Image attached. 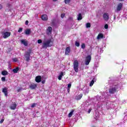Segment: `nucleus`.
Wrapping results in <instances>:
<instances>
[{
	"instance_id": "nucleus-41",
	"label": "nucleus",
	"mask_w": 127,
	"mask_h": 127,
	"mask_svg": "<svg viewBox=\"0 0 127 127\" xmlns=\"http://www.w3.org/2000/svg\"><path fill=\"white\" fill-rule=\"evenodd\" d=\"M4 121V119H2L0 121V124H2L3 123V121Z\"/></svg>"
},
{
	"instance_id": "nucleus-50",
	"label": "nucleus",
	"mask_w": 127,
	"mask_h": 127,
	"mask_svg": "<svg viewBox=\"0 0 127 127\" xmlns=\"http://www.w3.org/2000/svg\"><path fill=\"white\" fill-rule=\"evenodd\" d=\"M43 84H44L45 82L44 81H42Z\"/></svg>"
},
{
	"instance_id": "nucleus-15",
	"label": "nucleus",
	"mask_w": 127,
	"mask_h": 127,
	"mask_svg": "<svg viewBox=\"0 0 127 127\" xmlns=\"http://www.w3.org/2000/svg\"><path fill=\"white\" fill-rule=\"evenodd\" d=\"M37 87V85H36V84H34V83L31 84L30 85V88L32 90H34V89H36Z\"/></svg>"
},
{
	"instance_id": "nucleus-19",
	"label": "nucleus",
	"mask_w": 127,
	"mask_h": 127,
	"mask_svg": "<svg viewBox=\"0 0 127 127\" xmlns=\"http://www.w3.org/2000/svg\"><path fill=\"white\" fill-rule=\"evenodd\" d=\"M82 97H83V94H79L78 95H77L75 97V100H81V99H82Z\"/></svg>"
},
{
	"instance_id": "nucleus-35",
	"label": "nucleus",
	"mask_w": 127,
	"mask_h": 127,
	"mask_svg": "<svg viewBox=\"0 0 127 127\" xmlns=\"http://www.w3.org/2000/svg\"><path fill=\"white\" fill-rule=\"evenodd\" d=\"M104 28L105 29H108V28H109V25H108L107 24H106L104 26Z\"/></svg>"
},
{
	"instance_id": "nucleus-20",
	"label": "nucleus",
	"mask_w": 127,
	"mask_h": 127,
	"mask_svg": "<svg viewBox=\"0 0 127 127\" xmlns=\"http://www.w3.org/2000/svg\"><path fill=\"white\" fill-rule=\"evenodd\" d=\"M64 76V72H61L60 74V75L58 76L59 80H62V77Z\"/></svg>"
},
{
	"instance_id": "nucleus-8",
	"label": "nucleus",
	"mask_w": 127,
	"mask_h": 127,
	"mask_svg": "<svg viewBox=\"0 0 127 127\" xmlns=\"http://www.w3.org/2000/svg\"><path fill=\"white\" fill-rule=\"evenodd\" d=\"M2 35L4 39L7 38V37H9L10 36V32H6L2 33Z\"/></svg>"
},
{
	"instance_id": "nucleus-13",
	"label": "nucleus",
	"mask_w": 127,
	"mask_h": 127,
	"mask_svg": "<svg viewBox=\"0 0 127 127\" xmlns=\"http://www.w3.org/2000/svg\"><path fill=\"white\" fill-rule=\"evenodd\" d=\"M35 81L37 83H40L41 82V76H37L35 78Z\"/></svg>"
},
{
	"instance_id": "nucleus-10",
	"label": "nucleus",
	"mask_w": 127,
	"mask_h": 127,
	"mask_svg": "<svg viewBox=\"0 0 127 127\" xmlns=\"http://www.w3.org/2000/svg\"><path fill=\"white\" fill-rule=\"evenodd\" d=\"M52 33V27L49 26L47 29V34L48 35H50Z\"/></svg>"
},
{
	"instance_id": "nucleus-23",
	"label": "nucleus",
	"mask_w": 127,
	"mask_h": 127,
	"mask_svg": "<svg viewBox=\"0 0 127 127\" xmlns=\"http://www.w3.org/2000/svg\"><path fill=\"white\" fill-rule=\"evenodd\" d=\"M104 37V35L102 33H100L97 36V39H101V38H103Z\"/></svg>"
},
{
	"instance_id": "nucleus-47",
	"label": "nucleus",
	"mask_w": 127,
	"mask_h": 127,
	"mask_svg": "<svg viewBox=\"0 0 127 127\" xmlns=\"http://www.w3.org/2000/svg\"><path fill=\"white\" fill-rule=\"evenodd\" d=\"M67 92H68V93H69L70 92V89L67 88Z\"/></svg>"
},
{
	"instance_id": "nucleus-17",
	"label": "nucleus",
	"mask_w": 127,
	"mask_h": 127,
	"mask_svg": "<svg viewBox=\"0 0 127 127\" xmlns=\"http://www.w3.org/2000/svg\"><path fill=\"white\" fill-rule=\"evenodd\" d=\"M41 18L42 20L46 21V20H48V17L47 16V15L44 14L42 16Z\"/></svg>"
},
{
	"instance_id": "nucleus-4",
	"label": "nucleus",
	"mask_w": 127,
	"mask_h": 127,
	"mask_svg": "<svg viewBox=\"0 0 127 127\" xmlns=\"http://www.w3.org/2000/svg\"><path fill=\"white\" fill-rule=\"evenodd\" d=\"M73 69L76 73H78V71H79V63L77 60H75L73 62Z\"/></svg>"
},
{
	"instance_id": "nucleus-27",
	"label": "nucleus",
	"mask_w": 127,
	"mask_h": 127,
	"mask_svg": "<svg viewBox=\"0 0 127 127\" xmlns=\"http://www.w3.org/2000/svg\"><path fill=\"white\" fill-rule=\"evenodd\" d=\"M18 70H19L18 67H17L16 68H14L13 69V73H17V72H18Z\"/></svg>"
},
{
	"instance_id": "nucleus-32",
	"label": "nucleus",
	"mask_w": 127,
	"mask_h": 127,
	"mask_svg": "<svg viewBox=\"0 0 127 127\" xmlns=\"http://www.w3.org/2000/svg\"><path fill=\"white\" fill-rule=\"evenodd\" d=\"M37 105L36 103H32L31 104V108H35V106Z\"/></svg>"
},
{
	"instance_id": "nucleus-1",
	"label": "nucleus",
	"mask_w": 127,
	"mask_h": 127,
	"mask_svg": "<svg viewBox=\"0 0 127 127\" xmlns=\"http://www.w3.org/2000/svg\"><path fill=\"white\" fill-rule=\"evenodd\" d=\"M110 94L107 93H103L102 96L99 97L100 99V102L104 103V105H106L107 108H110L111 109H115L116 107V104L115 102H112L110 101Z\"/></svg>"
},
{
	"instance_id": "nucleus-34",
	"label": "nucleus",
	"mask_w": 127,
	"mask_h": 127,
	"mask_svg": "<svg viewBox=\"0 0 127 127\" xmlns=\"http://www.w3.org/2000/svg\"><path fill=\"white\" fill-rule=\"evenodd\" d=\"M12 61H13V62H17V61H18V59L16 58L12 59Z\"/></svg>"
},
{
	"instance_id": "nucleus-11",
	"label": "nucleus",
	"mask_w": 127,
	"mask_h": 127,
	"mask_svg": "<svg viewBox=\"0 0 127 127\" xmlns=\"http://www.w3.org/2000/svg\"><path fill=\"white\" fill-rule=\"evenodd\" d=\"M21 44H23L24 46H27V45H28V42H27V41H26L25 40H21Z\"/></svg>"
},
{
	"instance_id": "nucleus-28",
	"label": "nucleus",
	"mask_w": 127,
	"mask_h": 127,
	"mask_svg": "<svg viewBox=\"0 0 127 127\" xmlns=\"http://www.w3.org/2000/svg\"><path fill=\"white\" fill-rule=\"evenodd\" d=\"M86 28H90V27H91V23H87L86 24Z\"/></svg>"
},
{
	"instance_id": "nucleus-18",
	"label": "nucleus",
	"mask_w": 127,
	"mask_h": 127,
	"mask_svg": "<svg viewBox=\"0 0 127 127\" xmlns=\"http://www.w3.org/2000/svg\"><path fill=\"white\" fill-rule=\"evenodd\" d=\"M83 91L84 94H85V95L86 94H88V93H89V89L87 87H84Z\"/></svg>"
},
{
	"instance_id": "nucleus-39",
	"label": "nucleus",
	"mask_w": 127,
	"mask_h": 127,
	"mask_svg": "<svg viewBox=\"0 0 127 127\" xmlns=\"http://www.w3.org/2000/svg\"><path fill=\"white\" fill-rule=\"evenodd\" d=\"M22 31V28H19L18 32H21Z\"/></svg>"
},
{
	"instance_id": "nucleus-2",
	"label": "nucleus",
	"mask_w": 127,
	"mask_h": 127,
	"mask_svg": "<svg viewBox=\"0 0 127 127\" xmlns=\"http://www.w3.org/2000/svg\"><path fill=\"white\" fill-rule=\"evenodd\" d=\"M121 86L122 85L121 84L114 85L109 88V92H105L103 93H107V94H108L111 96V95H113L115 94V93H117V90H119V89H121Z\"/></svg>"
},
{
	"instance_id": "nucleus-14",
	"label": "nucleus",
	"mask_w": 127,
	"mask_h": 127,
	"mask_svg": "<svg viewBox=\"0 0 127 127\" xmlns=\"http://www.w3.org/2000/svg\"><path fill=\"white\" fill-rule=\"evenodd\" d=\"M17 106V105H16L15 103H14L11 105L10 108L11 109V110H15L16 109Z\"/></svg>"
},
{
	"instance_id": "nucleus-42",
	"label": "nucleus",
	"mask_w": 127,
	"mask_h": 127,
	"mask_svg": "<svg viewBox=\"0 0 127 127\" xmlns=\"http://www.w3.org/2000/svg\"><path fill=\"white\" fill-rule=\"evenodd\" d=\"M61 16L62 18H64V16H65V14H62Z\"/></svg>"
},
{
	"instance_id": "nucleus-5",
	"label": "nucleus",
	"mask_w": 127,
	"mask_h": 127,
	"mask_svg": "<svg viewBox=\"0 0 127 127\" xmlns=\"http://www.w3.org/2000/svg\"><path fill=\"white\" fill-rule=\"evenodd\" d=\"M123 3H119L116 7V8L115 9V12H120L122 10V8H123Z\"/></svg>"
},
{
	"instance_id": "nucleus-38",
	"label": "nucleus",
	"mask_w": 127,
	"mask_h": 127,
	"mask_svg": "<svg viewBox=\"0 0 127 127\" xmlns=\"http://www.w3.org/2000/svg\"><path fill=\"white\" fill-rule=\"evenodd\" d=\"M38 43L39 44H40V43H42V40H40V39L38 40Z\"/></svg>"
},
{
	"instance_id": "nucleus-40",
	"label": "nucleus",
	"mask_w": 127,
	"mask_h": 127,
	"mask_svg": "<svg viewBox=\"0 0 127 127\" xmlns=\"http://www.w3.org/2000/svg\"><path fill=\"white\" fill-rule=\"evenodd\" d=\"M91 111H92V108H89L88 111V114H90V113H91Z\"/></svg>"
},
{
	"instance_id": "nucleus-3",
	"label": "nucleus",
	"mask_w": 127,
	"mask_h": 127,
	"mask_svg": "<svg viewBox=\"0 0 127 127\" xmlns=\"http://www.w3.org/2000/svg\"><path fill=\"white\" fill-rule=\"evenodd\" d=\"M51 42H52L51 39H49L45 41V42L43 44L42 48H45V49H46L48 47H51V46H52Z\"/></svg>"
},
{
	"instance_id": "nucleus-30",
	"label": "nucleus",
	"mask_w": 127,
	"mask_h": 127,
	"mask_svg": "<svg viewBox=\"0 0 127 127\" xmlns=\"http://www.w3.org/2000/svg\"><path fill=\"white\" fill-rule=\"evenodd\" d=\"M81 48L82 49H85V48H86V45H85L84 43L82 44Z\"/></svg>"
},
{
	"instance_id": "nucleus-9",
	"label": "nucleus",
	"mask_w": 127,
	"mask_h": 127,
	"mask_svg": "<svg viewBox=\"0 0 127 127\" xmlns=\"http://www.w3.org/2000/svg\"><path fill=\"white\" fill-rule=\"evenodd\" d=\"M103 18L105 21H108L109 19H110V16L109 15V13H104L103 14Z\"/></svg>"
},
{
	"instance_id": "nucleus-21",
	"label": "nucleus",
	"mask_w": 127,
	"mask_h": 127,
	"mask_svg": "<svg viewBox=\"0 0 127 127\" xmlns=\"http://www.w3.org/2000/svg\"><path fill=\"white\" fill-rule=\"evenodd\" d=\"M2 92L4 93L5 97H7V89H6V88H3L2 89Z\"/></svg>"
},
{
	"instance_id": "nucleus-46",
	"label": "nucleus",
	"mask_w": 127,
	"mask_h": 127,
	"mask_svg": "<svg viewBox=\"0 0 127 127\" xmlns=\"http://www.w3.org/2000/svg\"><path fill=\"white\" fill-rule=\"evenodd\" d=\"M127 101L126 100H124L123 103V104H125V103H126Z\"/></svg>"
},
{
	"instance_id": "nucleus-33",
	"label": "nucleus",
	"mask_w": 127,
	"mask_h": 127,
	"mask_svg": "<svg viewBox=\"0 0 127 127\" xmlns=\"http://www.w3.org/2000/svg\"><path fill=\"white\" fill-rule=\"evenodd\" d=\"M99 52H100V53H103V52L104 51L103 49H102V48H100L98 49Z\"/></svg>"
},
{
	"instance_id": "nucleus-26",
	"label": "nucleus",
	"mask_w": 127,
	"mask_h": 127,
	"mask_svg": "<svg viewBox=\"0 0 127 127\" xmlns=\"http://www.w3.org/2000/svg\"><path fill=\"white\" fill-rule=\"evenodd\" d=\"M7 71L4 70L1 72V74L3 76H5V75H7Z\"/></svg>"
},
{
	"instance_id": "nucleus-16",
	"label": "nucleus",
	"mask_w": 127,
	"mask_h": 127,
	"mask_svg": "<svg viewBox=\"0 0 127 127\" xmlns=\"http://www.w3.org/2000/svg\"><path fill=\"white\" fill-rule=\"evenodd\" d=\"M70 51H71V49L70 47H68L65 49V55H69V53H70Z\"/></svg>"
},
{
	"instance_id": "nucleus-48",
	"label": "nucleus",
	"mask_w": 127,
	"mask_h": 127,
	"mask_svg": "<svg viewBox=\"0 0 127 127\" xmlns=\"http://www.w3.org/2000/svg\"><path fill=\"white\" fill-rule=\"evenodd\" d=\"M17 91L18 92H20V89H18Z\"/></svg>"
},
{
	"instance_id": "nucleus-44",
	"label": "nucleus",
	"mask_w": 127,
	"mask_h": 127,
	"mask_svg": "<svg viewBox=\"0 0 127 127\" xmlns=\"http://www.w3.org/2000/svg\"><path fill=\"white\" fill-rule=\"evenodd\" d=\"M116 17H117V15L115 14L114 16V20H116Z\"/></svg>"
},
{
	"instance_id": "nucleus-36",
	"label": "nucleus",
	"mask_w": 127,
	"mask_h": 127,
	"mask_svg": "<svg viewBox=\"0 0 127 127\" xmlns=\"http://www.w3.org/2000/svg\"><path fill=\"white\" fill-rule=\"evenodd\" d=\"M71 86L72 84H71V83H69L67 85V89H70Z\"/></svg>"
},
{
	"instance_id": "nucleus-43",
	"label": "nucleus",
	"mask_w": 127,
	"mask_h": 127,
	"mask_svg": "<svg viewBox=\"0 0 127 127\" xmlns=\"http://www.w3.org/2000/svg\"><path fill=\"white\" fill-rule=\"evenodd\" d=\"M25 25H28V20H26V21H25Z\"/></svg>"
},
{
	"instance_id": "nucleus-12",
	"label": "nucleus",
	"mask_w": 127,
	"mask_h": 127,
	"mask_svg": "<svg viewBox=\"0 0 127 127\" xmlns=\"http://www.w3.org/2000/svg\"><path fill=\"white\" fill-rule=\"evenodd\" d=\"M96 80H97V79L96 78V77H94L93 79L90 81L89 86L90 87H92V86L94 85L95 82H96Z\"/></svg>"
},
{
	"instance_id": "nucleus-31",
	"label": "nucleus",
	"mask_w": 127,
	"mask_h": 127,
	"mask_svg": "<svg viewBox=\"0 0 127 127\" xmlns=\"http://www.w3.org/2000/svg\"><path fill=\"white\" fill-rule=\"evenodd\" d=\"M75 45V46H77V47H79V46H80V43L76 41Z\"/></svg>"
},
{
	"instance_id": "nucleus-6",
	"label": "nucleus",
	"mask_w": 127,
	"mask_h": 127,
	"mask_svg": "<svg viewBox=\"0 0 127 127\" xmlns=\"http://www.w3.org/2000/svg\"><path fill=\"white\" fill-rule=\"evenodd\" d=\"M24 56L26 61H27V62H29V61H30V52H28L25 53Z\"/></svg>"
},
{
	"instance_id": "nucleus-29",
	"label": "nucleus",
	"mask_w": 127,
	"mask_h": 127,
	"mask_svg": "<svg viewBox=\"0 0 127 127\" xmlns=\"http://www.w3.org/2000/svg\"><path fill=\"white\" fill-rule=\"evenodd\" d=\"M70 1H71V0H64V2L65 4H68V3H70Z\"/></svg>"
},
{
	"instance_id": "nucleus-45",
	"label": "nucleus",
	"mask_w": 127,
	"mask_h": 127,
	"mask_svg": "<svg viewBox=\"0 0 127 127\" xmlns=\"http://www.w3.org/2000/svg\"><path fill=\"white\" fill-rule=\"evenodd\" d=\"M2 8V5L0 4V9H1Z\"/></svg>"
},
{
	"instance_id": "nucleus-22",
	"label": "nucleus",
	"mask_w": 127,
	"mask_h": 127,
	"mask_svg": "<svg viewBox=\"0 0 127 127\" xmlns=\"http://www.w3.org/2000/svg\"><path fill=\"white\" fill-rule=\"evenodd\" d=\"M31 31V29H28L26 30L25 31V34L26 35H29V34H30V32Z\"/></svg>"
},
{
	"instance_id": "nucleus-24",
	"label": "nucleus",
	"mask_w": 127,
	"mask_h": 127,
	"mask_svg": "<svg viewBox=\"0 0 127 127\" xmlns=\"http://www.w3.org/2000/svg\"><path fill=\"white\" fill-rule=\"evenodd\" d=\"M74 114V110H72L69 114H68V118H71L72 116H73V114Z\"/></svg>"
},
{
	"instance_id": "nucleus-25",
	"label": "nucleus",
	"mask_w": 127,
	"mask_h": 127,
	"mask_svg": "<svg viewBox=\"0 0 127 127\" xmlns=\"http://www.w3.org/2000/svg\"><path fill=\"white\" fill-rule=\"evenodd\" d=\"M82 19V14L81 13H79L77 16V20H81Z\"/></svg>"
},
{
	"instance_id": "nucleus-49",
	"label": "nucleus",
	"mask_w": 127,
	"mask_h": 127,
	"mask_svg": "<svg viewBox=\"0 0 127 127\" xmlns=\"http://www.w3.org/2000/svg\"><path fill=\"white\" fill-rule=\"evenodd\" d=\"M53 1H57V0H53Z\"/></svg>"
},
{
	"instance_id": "nucleus-37",
	"label": "nucleus",
	"mask_w": 127,
	"mask_h": 127,
	"mask_svg": "<svg viewBox=\"0 0 127 127\" xmlns=\"http://www.w3.org/2000/svg\"><path fill=\"white\" fill-rule=\"evenodd\" d=\"M1 81H2V82H5V77H1Z\"/></svg>"
},
{
	"instance_id": "nucleus-7",
	"label": "nucleus",
	"mask_w": 127,
	"mask_h": 127,
	"mask_svg": "<svg viewBox=\"0 0 127 127\" xmlns=\"http://www.w3.org/2000/svg\"><path fill=\"white\" fill-rule=\"evenodd\" d=\"M91 59L92 57L90 55L87 56L85 58V65H89V64H90V62H91Z\"/></svg>"
}]
</instances>
